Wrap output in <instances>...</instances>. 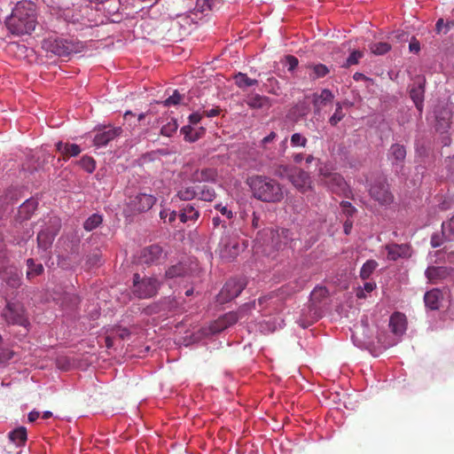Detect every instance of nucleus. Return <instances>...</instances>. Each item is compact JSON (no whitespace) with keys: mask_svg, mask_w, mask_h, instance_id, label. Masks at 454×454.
I'll list each match as a JSON object with an SVG mask.
<instances>
[{"mask_svg":"<svg viewBox=\"0 0 454 454\" xmlns=\"http://www.w3.org/2000/svg\"><path fill=\"white\" fill-rule=\"evenodd\" d=\"M5 23L13 35H30L37 25L35 5L31 2H18Z\"/></svg>","mask_w":454,"mask_h":454,"instance_id":"obj_1","label":"nucleus"},{"mask_svg":"<svg viewBox=\"0 0 454 454\" xmlns=\"http://www.w3.org/2000/svg\"><path fill=\"white\" fill-rule=\"evenodd\" d=\"M248 184L252 195L266 203H278L284 199L283 186L275 179L262 175L250 176Z\"/></svg>","mask_w":454,"mask_h":454,"instance_id":"obj_2","label":"nucleus"},{"mask_svg":"<svg viewBox=\"0 0 454 454\" xmlns=\"http://www.w3.org/2000/svg\"><path fill=\"white\" fill-rule=\"evenodd\" d=\"M42 48L59 57H67L73 53H80L85 49V43L75 38L50 36L42 42Z\"/></svg>","mask_w":454,"mask_h":454,"instance_id":"obj_3","label":"nucleus"},{"mask_svg":"<svg viewBox=\"0 0 454 454\" xmlns=\"http://www.w3.org/2000/svg\"><path fill=\"white\" fill-rule=\"evenodd\" d=\"M322 184L333 193L345 198H353V193L344 177L325 166L319 169Z\"/></svg>","mask_w":454,"mask_h":454,"instance_id":"obj_4","label":"nucleus"},{"mask_svg":"<svg viewBox=\"0 0 454 454\" xmlns=\"http://www.w3.org/2000/svg\"><path fill=\"white\" fill-rule=\"evenodd\" d=\"M2 317L7 325H19L26 329L30 325L27 311L20 302L7 301L2 311Z\"/></svg>","mask_w":454,"mask_h":454,"instance_id":"obj_5","label":"nucleus"},{"mask_svg":"<svg viewBox=\"0 0 454 454\" xmlns=\"http://www.w3.org/2000/svg\"><path fill=\"white\" fill-rule=\"evenodd\" d=\"M160 284L157 279L153 278H144L140 279L138 274L133 278V293L140 299H147L154 296L159 289Z\"/></svg>","mask_w":454,"mask_h":454,"instance_id":"obj_6","label":"nucleus"},{"mask_svg":"<svg viewBox=\"0 0 454 454\" xmlns=\"http://www.w3.org/2000/svg\"><path fill=\"white\" fill-rule=\"evenodd\" d=\"M369 194L381 206H388L394 201V195L385 178L375 180L369 189Z\"/></svg>","mask_w":454,"mask_h":454,"instance_id":"obj_7","label":"nucleus"},{"mask_svg":"<svg viewBox=\"0 0 454 454\" xmlns=\"http://www.w3.org/2000/svg\"><path fill=\"white\" fill-rule=\"evenodd\" d=\"M247 286L245 278L229 279L217 295V301L221 304L226 303L238 297Z\"/></svg>","mask_w":454,"mask_h":454,"instance_id":"obj_8","label":"nucleus"},{"mask_svg":"<svg viewBox=\"0 0 454 454\" xmlns=\"http://www.w3.org/2000/svg\"><path fill=\"white\" fill-rule=\"evenodd\" d=\"M157 199L152 194L138 192L129 198L128 209L134 214L146 212L156 203Z\"/></svg>","mask_w":454,"mask_h":454,"instance_id":"obj_9","label":"nucleus"},{"mask_svg":"<svg viewBox=\"0 0 454 454\" xmlns=\"http://www.w3.org/2000/svg\"><path fill=\"white\" fill-rule=\"evenodd\" d=\"M425 275L431 284H438L442 281H454V268L444 266H429Z\"/></svg>","mask_w":454,"mask_h":454,"instance_id":"obj_10","label":"nucleus"},{"mask_svg":"<svg viewBox=\"0 0 454 454\" xmlns=\"http://www.w3.org/2000/svg\"><path fill=\"white\" fill-rule=\"evenodd\" d=\"M51 232L48 233L46 231H40L37 234L38 247L43 250L49 249L61 228V220L59 217L53 215L51 221Z\"/></svg>","mask_w":454,"mask_h":454,"instance_id":"obj_11","label":"nucleus"},{"mask_svg":"<svg viewBox=\"0 0 454 454\" xmlns=\"http://www.w3.org/2000/svg\"><path fill=\"white\" fill-rule=\"evenodd\" d=\"M244 243L237 237H225L222 239L221 255L227 260H233L244 250Z\"/></svg>","mask_w":454,"mask_h":454,"instance_id":"obj_12","label":"nucleus"},{"mask_svg":"<svg viewBox=\"0 0 454 454\" xmlns=\"http://www.w3.org/2000/svg\"><path fill=\"white\" fill-rule=\"evenodd\" d=\"M165 257L166 254L160 246L151 245L141 251L139 260L142 263L151 265L160 262Z\"/></svg>","mask_w":454,"mask_h":454,"instance_id":"obj_13","label":"nucleus"},{"mask_svg":"<svg viewBox=\"0 0 454 454\" xmlns=\"http://www.w3.org/2000/svg\"><path fill=\"white\" fill-rule=\"evenodd\" d=\"M289 180L293 185L302 193L311 189L310 176L308 172L302 169H295L289 176Z\"/></svg>","mask_w":454,"mask_h":454,"instance_id":"obj_14","label":"nucleus"},{"mask_svg":"<svg viewBox=\"0 0 454 454\" xmlns=\"http://www.w3.org/2000/svg\"><path fill=\"white\" fill-rule=\"evenodd\" d=\"M385 249L387 252V259L391 261L411 255V247L407 244H387L385 246Z\"/></svg>","mask_w":454,"mask_h":454,"instance_id":"obj_15","label":"nucleus"},{"mask_svg":"<svg viewBox=\"0 0 454 454\" xmlns=\"http://www.w3.org/2000/svg\"><path fill=\"white\" fill-rule=\"evenodd\" d=\"M270 233L271 246L276 249L281 248L282 246L287 245L292 240L291 231L287 229L270 230Z\"/></svg>","mask_w":454,"mask_h":454,"instance_id":"obj_16","label":"nucleus"},{"mask_svg":"<svg viewBox=\"0 0 454 454\" xmlns=\"http://www.w3.org/2000/svg\"><path fill=\"white\" fill-rule=\"evenodd\" d=\"M121 133V128H107L98 132L94 137V145L97 146H104Z\"/></svg>","mask_w":454,"mask_h":454,"instance_id":"obj_17","label":"nucleus"},{"mask_svg":"<svg viewBox=\"0 0 454 454\" xmlns=\"http://www.w3.org/2000/svg\"><path fill=\"white\" fill-rule=\"evenodd\" d=\"M245 101L246 104L253 109H262L271 106L270 98L259 94H250L247 97Z\"/></svg>","mask_w":454,"mask_h":454,"instance_id":"obj_18","label":"nucleus"},{"mask_svg":"<svg viewBox=\"0 0 454 454\" xmlns=\"http://www.w3.org/2000/svg\"><path fill=\"white\" fill-rule=\"evenodd\" d=\"M406 157V149L403 145L394 144L390 146L388 153V159L392 160L393 164L402 165Z\"/></svg>","mask_w":454,"mask_h":454,"instance_id":"obj_19","label":"nucleus"},{"mask_svg":"<svg viewBox=\"0 0 454 454\" xmlns=\"http://www.w3.org/2000/svg\"><path fill=\"white\" fill-rule=\"evenodd\" d=\"M56 149L64 160L77 156L81 153L80 146L76 144H64L62 142H58L56 144Z\"/></svg>","mask_w":454,"mask_h":454,"instance_id":"obj_20","label":"nucleus"},{"mask_svg":"<svg viewBox=\"0 0 454 454\" xmlns=\"http://www.w3.org/2000/svg\"><path fill=\"white\" fill-rule=\"evenodd\" d=\"M442 299V292L438 288H434L427 292L424 295V301L427 308L432 310L438 309L440 300Z\"/></svg>","mask_w":454,"mask_h":454,"instance_id":"obj_21","label":"nucleus"},{"mask_svg":"<svg viewBox=\"0 0 454 454\" xmlns=\"http://www.w3.org/2000/svg\"><path fill=\"white\" fill-rule=\"evenodd\" d=\"M216 176L217 173L215 168H206L196 170L192 174V179L194 182H214L216 178Z\"/></svg>","mask_w":454,"mask_h":454,"instance_id":"obj_22","label":"nucleus"},{"mask_svg":"<svg viewBox=\"0 0 454 454\" xmlns=\"http://www.w3.org/2000/svg\"><path fill=\"white\" fill-rule=\"evenodd\" d=\"M333 98V94L328 89L322 90L320 94L315 93L313 95V105L316 108V111L318 112L321 107L325 106L327 103L332 102Z\"/></svg>","mask_w":454,"mask_h":454,"instance_id":"obj_23","label":"nucleus"},{"mask_svg":"<svg viewBox=\"0 0 454 454\" xmlns=\"http://www.w3.org/2000/svg\"><path fill=\"white\" fill-rule=\"evenodd\" d=\"M389 325L395 334H402L405 329V317L403 314L395 312L390 317Z\"/></svg>","mask_w":454,"mask_h":454,"instance_id":"obj_24","label":"nucleus"},{"mask_svg":"<svg viewBox=\"0 0 454 454\" xmlns=\"http://www.w3.org/2000/svg\"><path fill=\"white\" fill-rule=\"evenodd\" d=\"M424 85L419 84L416 87H413L410 90V97L414 102L417 109L419 111H422L423 108V102H424Z\"/></svg>","mask_w":454,"mask_h":454,"instance_id":"obj_25","label":"nucleus"},{"mask_svg":"<svg viewBox=\"0 0 454 454\" xmlns=\"http://www.w3.org/2000/svg\"><path fill=\"white\" fill-rule=\"evenodd\" d=\"M200 216V212L192 205H186L179 214V219L182 223L188 221H197Z\"/></svg>","mask_w":454,"mask_h":454,"instance_id":"obj_26","label":"nucleus"},{"mask_svg":"<svg viewBox=\"0 0 454 454\" xmlns=\"http://www.w3.org/2000/svg\"><path fill=\"white\" fill-rule=\"evenodd\" d=\"M188 272V267L184 262H178L175 265L170 266L165 273L167 278H175L186 275Z\"/></svg>","mask_w":454,"mask_h":454,"instance_id":"obj_27","label":"nucleus"},{"mask_svg":"<svg viewBox=\"0 0 454 454\" xmlns=\"http://www.w3.org/2000/svg\"><path fill=\"white\" fill-rule=\"evenodd\" d=\"M251 309L250 306L247 304L242 309H240L238 312L231 311V312L224 314L221 317L224 321L227 327H230V326L233 325L234 324H236L239 318L243 317L245 309Z\"/></svg>","mask_w":454,"mask_h":454,"instance_id":"obj_28","label":"nucleus"},{"mask_svg":"<svg viewBox=\"0 0 454 454\" xmlns=\"http://www.w3.org/2000/svg\"><path fill=\"white\" fill-rule=\"evenodd\" d=\"M308 68L311 70V73H309V78L311 80L323 78L330 72L329 68L324 64L309 65Z\"/></svg>","mask_w":454,"mask_h":454,"instance_id":"obj_29","label":"nucleus"},{"mask_svg":"<svg viewBox=\"0 0 454 454\" xmlns=\"http://www.w3.org/2000/svg\"><path fill=\"white\" fill-rule=\"evenodd\" d=\"M37 207V201L35 200H27L20 207L19 214L21 217L27 219Z\"/></svg>","mask_w":454,"mask_h":454,"instance_id":"obj_30","label":"nucleus"},{"mask_svg":"<svg viewBox=\"0 0 454 454\" xmlns=\"http://www.w3.org/2000/svg\"><path fill=\"white\" fill-rule=\"evenodd\" d=\"M234 80L236 85L242 90L258 84L257 80L251 79L246 74L241 72L235 74Z\"/></svg>","mask_w":454,"mask_h":454,"instance_id":"obj_31","label":"nucleus"},{"mask_svg":"<svg viewBox=\"0 0 454 454\" xmlns=\"http://www.w3.org/2000/svg\"><path fill=\"white\" fill-rule=\"evenodd\" d=\"M10 440L17 445H21L27 441V430L24 427L14 429L9 433Z\"/></svg>","mask_w":454,"mask_h":454,"instance_id":"obj_32","label":"nucleus"},{"mask_svg":"<svg viewBox=\"0 0 454 454\" xmlns=\"http://www.w3.org/2000/svg\"><path fill=\"white\" fill-rule=\"evenodd\" d=\"M27 278H32L35 276H39L43 272V266L42 263H35L34 259H27Z\"/></svg>","mask_w":454,"mask_h":454,"instance_id":"obj_33","label":"nucleus"},{"mask_svg":"<svg viewBox=\"0 0 454 454\" xmlns=\"http://www.w3.org/2000/svg\"><path fill=\"white\" fill-rule=\"evenodd\" d=\"M377 267L378 262L375 260L366 261L360 270V278L364 280L368 279Z\"/></svg>","mask_w":454,"mask_h":454,"instance_id":"obj_34","label":"nucleus"},{"mask_svg":"<svg viewBox=\"0 0 454 454\" xmlns=\"http://www.w3.org/2000/svg\"><path fill=\"white\" fill-rule=\"evenodd\" d=\"M369 48L372 53L380 56L388 52L391 50V45L386 42H379L371 43Z\"/></svg>","mask_w":454,"mask_h":454,"instance_id":"obj_35","label":"nucleus"},{"mask_svg":"<svg viewBox=\"0 0 454 454\" xmlns=\"http://www.w3.org/2000/svg\"><path fill=\"white\" fill-rule=\"evenodd\" d=\"M103 218L98 214L91 215L83 223V228L87 231H91L102 223Z\"/></svg>","mask_w":454,"mask_h":454,"instance_id":"obj_36","label":"nucleus"},{"mask_svg":"<svg viewBox=\"0 0 454 454\" xmlns=\"http://www.w3.org/2000/svg\"><path fill=\"white\" fill-rule=\"evenodd\" d=\"M4 281L12 288H18L21 285V278L20 274L15 270H11L7 273V276L4 278Z\"/></svg>","mask_w":454,"mask_h":454,"instance_id":"obj_37","label":"nucleus"},{"mask_svg":"<svg viewBox=\"0 0 454 454\" xmlns=\"http://www.w3.org/2000/svg\"><path fill=\"white\" fill-rule=\"evenodd\" d=\"M219 0H197L195 10L199 12L210 11L215 7Z\"/></svg>","mask_w":454,"mask_h":454,"instance_id":"obj_38","label":"nucleus"},{"mask_svg":"<svg viewBox=\"0 0 454 454\" xmlns=\"http://www.w3.org/2000/svg\"><path fill=\"white\" fill-rule=\"evenodd\" d=\"M442 235L448 241L454 240V216L449 222L442 223Z\"/></svg>","mask_w":454,"mask_h":454,"instance_id":"obj_39","label":"nucleus"},{"mask_svg":"<svg viewBox=\"0 0 454 454\" xmlns=\"http://www.w3.org/2000/svg\"><path fill=\"white\" fill-rule=\"evenodd\" d=\"M197 195L198 192L193 187H184L176 194L181 200H191L197 197Z\"/></svg>","mask_w":454,"mask_h":454,"instance_id":"obj_40","label":"nucleus"},{"mask_svg":"<svg viewBox=\"0 0 454 454\" xmlns=\"http://www.w3.org/2000/svg\"><path fill=\"white\" fill-rule=\"evenodd\" d=\"M197 197L204 201H212L215 197V192L213 188L204 185L198 192Z\"/></svg>","mask_w":454,"mask_h":454,"instance_id":"obj_41","label":"nucleus"},{"mask_svg":"<svg viewBox=\"0 0 454 454\" xmlns=\"http://www.w3.org/2000/svg\"><path fill=\"white\" fill-rule=\"evenodd\" d=\"M364 51L355 50L348 57L346 62L343 64L344 67H349L354 65H357L359 60L364 57Z\"/></svg>","mask_w":454,"mask_h":454,"instance_id":"obj_42","label":"nucleus"},{"mask_svg":"<svg viewBox=\"0 0 454 454\" xmlns=\"http://www.w3.org/2000/svg\"><path fill=\"white\" fill-rule=\"evenodd\" d=\"M266 90L273 95L280 94V86L278 81L275 77H270L267 79V82L264 84Z\"/></svg>","mask_w":454,"mask_h":454,"instance_id":"obj_43","label":"nucleus"},{"mask_svg":"<svg viewBox=\"0 0 454 454\" xmlns=\"http://www.w3.org/2000/svg\"><path fill=\"white\" fill-rule=\"evenodd\" d=\"M79 164L88 173H92L96 168V162L93 158L90 156H82L79 161Z\"/></svg>","mask_w":454,"mask_h":454,"instance_id":"obj_44","label":"nucleus"},{"mask_svg":"<svg viewBox=\"0 0 454 454\" xmlns=\"http://www.w3.org/2000/svg\"><path fill=\"white\" fill-rule=\"evenodd\" d=\"M178 125L175 120H171L167 124L163 125L160 129V134L165 137H171L177 130Z\"/></svg>","mask_w":454,"mask_h":454,"instance_id":"obj_45","label":"nucleus"},{"mask_svg":"<svg viewBox=\"0 0 454 454\" xmlns=\"http://www.w3.org/2000/svg\"><path fill=\"white\" fill-rule=\"evenodd\" d=\"M290 143L293 147H305L308 143V139L300 133H294L291 136Z\"/></svg>","mask_w":454,"mask_h":454,"instance_id":"obj_46","label":"nucleus"},{"mask_svg":"<svg viewBox=\"0 0 454 454\" xmlns=\"http://www.w3.org/2000/svg\"><path fill=\"white\" fill-rule=\"evenodd\" d=\"M345 116L340 103H337L334 114L330 117L329 122L332 126H336Z\"/></svg>","mask_w":454,"mask_h":454,"instance_id":"obj_47","label":"nucleus"},{"mask_svg":"<svg viewBox=\"0 0 454 454\" xmlns=\"http://www.w3.org/2000/svg\"><path fill=\"white\" fill-rule=\"evenodd\" d=\"M109 331L115 338L118 337L121 340H126L130 336V332L126 327L114 326Z\"/></svg>","mask_w":454,"mask_h":454,"instance_id":"obj_48","label":"nucleus"},{"mask_svg":"<svg viewBox=\"0 0 454 454\" xmlns=\"http://www.w3.org/2000/svg\"><path fill=\"white\" fill-rule=\"evenodd\" d=\"M183 98L182 94L175 90L170 97L164 100L163 105L165 106H176L182 101Z\"/></svg>","mask_w":454,"mask_h":454,"instance_id":"obj_49","label":"nucleus"},{"mask_svg":"<svg viewBox=\"0 0 454 454\" xmlns=\"http://www.w3.org/2000/svg\"><path fill=\"white\" fill-rule=\"evenodd\" d=\"M226 328L228 327L221 317L210 325V331L212 333H221Z\"/></svg>","mask_w":454,"mask_h":454,"instance_id":"obj_50","label":"nucleus"},{"mask_svg":"<svg viewBox=\"0 0 454 454\" xmlns=\"http://www.w3.org/2000/svg\"><path fill=\"white\" fill-rule=\"evenodd\" d=\"M160 217L164 222H167V218H168V222L169 223H172L173 222H175V220L176 218V212L174 211V210L173 211H169L168 209H162L160 212Z\"/></svg>","mask_w":454,"mask_h":454,"instance_id":"obj_51","label":"nucleus"},{"mask_svg":"<svg viewBox=\"0 0 454 454\" xmlns=\"http://www.w3.org/2000/svg\"><path fill=\"white\" fill-rule=\"evenodd\" d=\"M278 137L277 133L274 131H271L268 136L263 137L260 142V147L266 151L268 149V145L272 143L276 137Z\"/></svg>","mask_w":454,"mask_h":454,"instance_id":"obj_52","label":"nucleus"},{"mask_svg":"<svg viewBox=\"0 0 454 454\" xmlns=\"http://www.w3.org/2000/svg\"><path fill=\"white\" fill-rule=\"evenodd\" d=\"M340 207H342L343 213L348 216H353L356 212V207H353L349 201H341Z\"/></svg>","mask_w":454,"mask_h":454,"instance_id":"obj_53","label":"nucleus"},{"mask_svg":"<svg viewBox=\"0 0 454 454\" xmlns=\"http://www.w3.org/2000/svg\"><path fill=\"white\" fill-rule=\"evenodd\" d=\"M192 131V129L190 126H184L181 129V133H183L184 135V138L186 141L194 142L197 139H199L198 135H195V136L191 135Z\"/></svg>","mask_w":454,"mask_h":454,"instance_id":"obj_54","label":"nucleus"},{"mask_svg":"<svg viewBox=\"0 0 454 454\" xmlns=\"http://www.w3.org/2000/svg\"><path fill=\"white\" fill-rule=\"evenodd\" d=\"M215 207L228 219H231L234 216L233 212L229 209L227 206H223V204H216Z\"/></svg>","mask_w":454,"mask_h":454,"instance_id":"obj_55","label":"nucleus"},{"mask_svg":"<svg viewBox=\"0 0 454 454\" xmlns=\"http://www.w3.org/2000/svg\"><path fill=\"white\" fill-rule=\"evenodd\" d=\"M444 240H448L442 234V237L439 234H434L431 237V246L433 247H438L443 244Z\"/></svg>","mask_w":454,"mask_h":454,"instance_id":"obj_56","label":"nucleus"},{"mask_svg":"<svg viewBox=\"0 0 454 454\" xmlns=\"http://www.w3.org/2000/svg\"><path fill=\"white\" fill-rule=\"evenodd\" d=\"M286 61L288 66V71L294 70L299 64L298 59L293 55H287L286 57Z\"/></svg>","mask_w":454,"mask_h":454,"instance_id":"obj_57","label":"nucleus"},{"mask_svg":"<svg viewBox=\"0 0 454 454\" xmlns=\"http://www.w3.org/2000/svg\"><path fill=\"white\" fill-rule=\"evenodd\" d=\"M328 291L325 287L315 288L311 294L313 299H322L326 297Z\"/></svg>","mask_w":454,"mask_h":454,"instance_id":"obj_58","label":"nucleus"},{"mask_svg":"<svg viewBox=\"0 0 454 454\" xmlns=\"http://www.w3.org/2000/svg\"><path fill=\"white\" fill-rule=\"evenodd\" d=\"M123 119L126 122L129 123V125L134 126V120H136V114H133L131 111H126L123 115Z\"/></svg>","mask_w":454,"mask_h":454,"instance_id":"obj_59","label":"nucleus"},{"mask_svg":"<svg viewBox=\"0 0 454 454\" xmlns=\"http://www.w3.org/2000/svg\"><path fill=\"white\" fill-rule=\"evenodd\" d=\"M409 49L411 52L418 53L420 51V43L416 38H412L409 44Z\"/></svg>","mask_w":454,"mask_h":454,"instance_id":"obj_60","label":"nucleus"},{"mask_svg":"<svg viewBox=\"0 0 454 454\" xmlns=\"http://www.w3.org/2000/svg\"><path fill=\"white\" fill-rule=\"evenodd\" d=\"M115 337L111 333L109 330H107V334L105 337V345L107 348H112L114 347Z\"/></svg>","mask_w":454,"mask_h":454,"instance_id":"obj_61","label":"nucleus"},{"mask_svg":"<svg viewBox=\"0 0 454 454\" xmlns=\"http://www.w3.org/2000/svg\"><path fill=\"white\" fill-rule=\"evenodd\" d=\"M52 216H48L47 218H45L43 222V225H42V230L41 231H46L48 233H51V221L52 220Z\"/></svg>","mask_w":454,"mask_h":454,"instance_id":"obj_62","label":"nucleus"},{"mask_svg":"<svg viewBox=\"0 0 454 454\" xmlns=\"http://www.w3.org/2000/svg\"><path fill=\"white\" fill-rule=\"evenodd\" d=\"M221 112V109L219 107H215L210 110H205L203 112V114H205L207 117H215L218 115Z\"/></svg>","mask_w":454,"mask_h":454,"instance_id":"obj_63","label":"nucleus"},{"mask_svg":"<svg viewBox=\"0 0 454 454\" xmlns=\"http://www.w3.org/2000/svg\"><path fill=\"white\" fill-rule=\"evenodd\" d=\"M200 120H201V114H200L199 113H193L192 114H190V116H189V121L192 124H197L200 122Z\"/></svg>","mask_w":454,"mask_h":454,"instance_id":"obj_64","label":"nucleus"}]
</instances>
